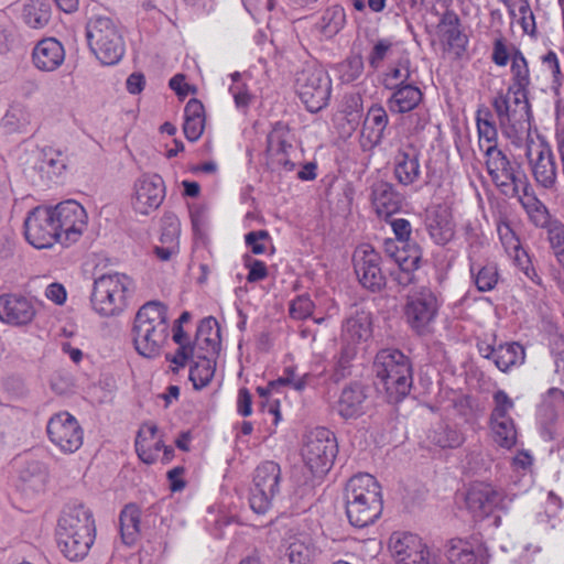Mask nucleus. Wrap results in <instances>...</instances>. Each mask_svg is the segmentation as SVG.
Listing matches in <instances>:
<instances>
[{
  "mask_svg": "<svg viewBox=\"0 0 564 564\" xmlns=\"http://www.w3.org/2000/svg\"><path fill=\"white\" fill-rule=\"evenodd\" d=\"M22 19L30 28L42 29L50 22L51 7L44 0H25Z\"/></svg>",
  "mask_w": 564,
  "mask_h": 564,
  "instance_id": "nucleus-42",
  "label": "nucleus"
},
{
  "mask_svg": "<svg viewBox=\"0 0 564 564\" xmlns=\"http://www.w3.org/2000/svg\"><path fill=\"white\" fill-rule=\"evenodd\" d=\"M438 303L435 294L427 289L409 296L405 306V316L411 327L423 333L435 318Z\"/></svg>",
  "mask_w": 564,
  "mask_h": 564,
  "instance_id": "nucleus-19",
  "label": "nucleus"
},
{
  "mask_svg": "<svg viewBox=\"0 0 564 564\" xmlns=\"http://www.w3.org/2000/svg\"><path fill=\"white\" fill-rule=\"evenodd\" d=\"M429 232L437 245H446L454 238L455 226L447 213H438L430 220Z\"/></svg>",
  "mask_w": 564,
  "mask_h": 564,
  "instance_id": "nucleus-44",
  "label": "nucleus"
},
{
  "mask_svg": "<svg viewBox=\"0 0 564 564\" xmlns=\"http://www.w3.org/2000/svg\"><path fill=\"white\" fill-rule=\"evenodd\" d=\"M338 414L348 420L357 419L366 413L368 409V395L366 388L359 383L345 387L337 401Z\"/></svg>",
  "mask_w": 564,
  "mask_h": 564,
  "instance_id": "nucleus-26",
  "label": "nucleus"
},
{
  "mask_svg": "<svg viewBox=\"0 0 564 564\" xmlns=\"http://www.w3.org/2000/svg\"><path fill=\"white\" fill-rule=\"evenodd\" d=\"M364 72V59L361 55L347 57L338 65V73L341 83L349 84L357 80Z\"/></svg>",
  "mask_w": 564,
  "mask_h": 564,
  "instance_id": "nucleus-51",
  "label": "nucleus"
},
{
  "mask_svg": "<svg viewBox=\"0 0 564 564\" xmlns=\"http://www.w3.org/2000/svg\"><path fill=\"white\" fill-rule=\"evenodd\" d=\"M441 39L448 45L449 48L457 52L466 50L468 37L462 31L460 20L457 13L453 10H446L437 25Z\"/></svg>",
  "mask_w": 564,
  "mask_h": 564,
  "instance_id": "nucleus-32",
  "label": "nucleus"
},
{
  "mask_svg": "<svg viewBox=\"0 0 564 564\" xmlns=\"http://www.w3.org/2000/svg\"><path fill=\"white\" fill-rule=\"evenodd\" d=\"M389 550L397 564H430L426 545L416 534L392 533Z\"/></svg>",
  "mask_w": 564,
  "mask_h": 564,
  "instance_id": "nucleus-17",
  "label": "nucleus"
},
{
  "mask_svg": "<svg viewBox=\"0 0 564 564\" xmlns=\"http://www.w3.org/2000/svg\"><path fill=\"white\" fill-rule=\"evenodd\" d=\"M384 252L388 257L392 258L400 267L401 271L405 274L406 282L412 280L411 271L419 268L421 260V250L417 246L399 247L392 239L384 240Z\"/></svg>",
  "mask_w": 564,
  "mask_h": 564,
  "instance_id": "nucleus-30",
  "label": "nucleus"
},
{
  "mask_svg": "<svg viewBox=\"0 0 564 564\" xmlns=\"http://www.w3.org/2000/svg\"><path fill=\"white\" fill-rule=\"evenodd\" d=\"M167 308L159 301L143 304L137 312L131 329L132 341L139 355L156 357L169 337Z\"/></svg>",
  "mask_w": 564,
  "mask_h": 564,
  "instance_id": "nucleus-1",
  "label": "nucleus"
},
{
  "mask_svg": "<svg viewBox=\"0 0 564 564\" xmlns=\"http://www.w3.org/2000/svg\"><path fill=\"white\" fill-rule=\"evenodd\" d=\"M354 268L359 282L366 289L379 291L386 284L380 267V256L370 245H360L354 252Z\"/></svg>",
  "mask_w": 564,
  "mask_h": 564,
  "instance_id": "nucleus-16",
  "label": "nucleus"
},
{
  "mask_svg": "<svg viewBox=\"0 0 564 564\" xmlns=\"http://www.w3.org/2000/svg\"><path fill=\"white\" fill-rule=\"evenodd\" d=\"M50 441L64 453H74L83 444V430L67 412L53 415L46 426Z\"/></svg>",
  "mask_w": 564,
  "mask_h": 564,
  "instance_id": "nucleus-15",
  "label": "nucleus"
},
{
  "mask_svg": "<svg viewBox=\"0 0 564 564\" xmlns=\"http://www.w3.org/2000/svg\"><path fill=\"white\" fill-rule=\"evenodd\" d=\"M547 239L556 259L564 254V225L552 223L547 229Z\"/></svg>",
  "mask_w": 564,
  "mask_h": 564,
  "instance_id": "nucleus-57",
  "label": "nucleus"
},
{
  "mask_svg": "<svg viewBox=\"0 0 564 564\" xmlns=\"http://www.w3.org/2000/svg\"><path fill=\"white\" fill-rule=\"evenodd\" d=\"M376 377L382 383L390 402L401 401L412 387L409 358L398 349L380 350L373 361Z\"/></svg>",
  "mask_w": 564,
  "mask_h": 564,
  "instance_id": "nucleus-4",
  "label": "nucleus"
},
{
  "mask_svg": "<svg viewBox=\"0 0 564 564\" xmlns=\"http://www.w3.org/2000/svg\"><path fill=\"white\" fill-rule=\"evenodd\" d=\"M337 453L336 437L328 429L316 427L305 435L302 457L314 475L326 474L332 468Z\"/></svg>",
  "mask_w": 564,
  "mask_h": 564,
  "instance_id": "nucleus-8",
  "label": "nucleus"
},
{
  "mask_svg": "<svg viewBox=\"0 0 564 564\" xmlns=\"http://www.w3.org/2000/svg\"><path fill=\"white\" fill-rule=\"evenodd\" d=\"M246 267L249 269V273L247 275V281L250 283L261 281L267 278L268 270L265 264L257 259L251 257H246Z\"/></svg>",
  "mask_w": 564,
  "mask_h": 564,
  "instance_id": "nucleus-60",
  "label": "nucleus"
},
{
  "mask_svg": "<svg viewBox=\"0 0 564 564\" xmlns=\"http://www.w3.org/2000/svg\"><path fill=\"white\" fill-rule=\"evenodd\" d=\"M390 90H392V94L387 100V106L393 113L412 111L423 99V93L415 83L402 86L393 85Z\"/></svg>",
  "mask_w": 564,
  "mask_h": 564,
  "instance_id": "nucleus-29",
  "label": "nucleus"
},
{
  "mask_svg": "<svg viewBox=\"0 0 564 564\" xmlns=\"http://www.w3.org/2000/svg\"><path fill=\"white\" fill-rule=\"evenodd\" d=\"M474 281L480 292L492 290L498 282V271L496 265L487 264L476 271L475 267H470Z\"/></svg>",
  "mask_w": 564,
  "mask_h": 564,
  "instance_id": "nucleus-52",
  "label": "nucleus"
},
{
  "mask_svg": "<svg viewBox=\"0 0 564 564\" xmlns=\"http://www.w3.org/2000/svg\"><path fill=\"white\" fill-rule=\"evenodd\" d=\"M525 158L536 184L545 189H553L557 182V165L551 148L527 138Z\"/></svg>",
  "mask_w": 564,
  "mask_h": 564,
  "instance_id": "nucleus-12",
  "label": "nucleus"
},
{
  "mask_svg": "<svg viewBox=\"0 0 564 564\" xmlns=\"http://www.w3.org/2000/svg\"><path fill=\"white\" fill-rule=\"evenodd\" d=\"M181 223L174 214H165L162 218L160 243L180 247Z\"/></svg>",
  "mask_w": 564,
  "mask_h": 564,
  "instance_id": "nucleus-50",
  "label": "nucleus"
},
{
  "mask_svg": "<svg viewBox=\"0 0 564 564\" xmlns=\"http://www.w3.org/2000/svg\"><path fill=\"white\" fill-rule=\"evenodd\" d=\"M295 88L306 109L317 112L328 104L332 82L323 68L307 66L297 73Z\"/></svg>",
  "mask_w": 564,
  "mask_h": 564,
  "instance_id": "nucleus-9",
  "label": "nucleus"
},
{
  "mask_svg": "<svg viewBox=\"0 0 564 564\" xmlns=\"http://www.w3.org/2000/svg\"><path fill=\"white\" fill-rule=\"evenodd\" d=\"M487 357L495 362L499 370L507 371L510 367L523 361L524 350L519 344H507L492 348Z\"/></svg>",
  "mask_w": 564,
  "mask_h": 564,
  "instance_id": "nucleus-41",
  "label": "nucleus"
},
{
  "mask_svg": "<svg viewBox=\"0 0 564 564\" xmlns=\"http://www.w3.org/2000/svg\"><path fill=\"white\" fill-rule=\"evenodd\" d=\"M197 360L191 367L189 380L196 390H200L209 384L215 375L216 362L214 356L197 352Z\"/></svg>",
  "mask_w": 564,
  "mask_h": 564,
  "instance_id": "nucleus-40",
  "label": "nucleus"
},
{
  "mask_svg": "<svg viewBox=\"0 0 564 564\" xmlns=\"http://www.w3.org/2000/svg\"><path fill=\"white\" fill-rule=\"evenodd\" d=\"M132 286L130 278L122 273L102 274L94 282L91 305L101 316H116L127 306V295Z\"/></svg>",
  "mask_w": 564,
  "mask_h": 564,
  "instance_id": "nucleus-6",
  "label": "nucleus"
},
{
  "mask_svg": "<svg viewBox=\"0 0 564 564\" xmlns=\"http://www.w3.org/2000/svg\"><path fill=\"white\" fill-rule=\"evenodd\" d=\"M346 514L351 525L364 528L382 512L380 486L369 474L352 476L345 488Z\"/></svg>",
  "mask_w": 564,
  "mask_h": 564,
  "instance_id": "nucleus-2",
  "label": "nucleus"
},
{
  "mask_svg": "<svg viewBox=\"0 0 564 564\" xmlns=\"http://www.w3.org/2000/svg\"><path fill=\"white\" fill-rule=\"evenodd\" d=\"M288 134V129L280 122L276 123L268 134L267 151L273 160L280 155L286 154V150L292 148L286 139Z\"/></svg>",
  "mask_w": 564,
  "mask_h": 564,
  "instance_id": "nucleus-48",
  "label": "nucleus"
},
{
  "mask_svg": "<svg viewBox=\"0 0 564 564\" xmlns=\"http://www.w3.org/2000/svg\"><path fill=\"white\" fill-rule=\"evenodd\" d=\"M512 85L514 91L528 94V87L531 83L530 72L525 57L520 51H516L511 57Z\"/></svg>",
  "mask_w": 564,
  "mask_h": 564,
  "instance_id": "nucleus-45",
  "label": "nucleus"
},
{
  "mask_svg": "<svg viewBox=\"0 0 564 564\" xmlns=\"http://www.w3.org/2000/svg\"><path fill=\"white\" fill-rule=\"evenodd\" d=\"M485 164L494 184L508 197L519 196L528 176L517 162H511L500 149H485Z\"/></svg>",
  "mask_w": 564,
  "mask_h": 564,
  "instance_id": "nucleus-7",
  "label": "nucleus"
},
{
  "mask_svg": "<svg viewBox=\"0 0 564 564\" xmlns=\"http://www.w3.org/2000/svg\"><path fill=\"white\" fill-rule=\"evenodd\" d=\"M446 557L452 564H486L482 554L476 553L464 540H452L446 550Z\"/></svg>",
  "mask_w": 564,
  "mask_h": 564,
  "instance_id": "nucleus-39",
  "label": "nucleus"
},
{
  "mask_svg": "<svg viewBox=\"0 0 564 564\" xmlns=\"http://www.w3.org/2000/svg\"><path fill=\"white\" fill-rule=\"evenodd\" d=\"M343 336L349 343L365 341L371 336V317L365 311H357L343 326Z\"/></svg>",
  "mask_w": 564,
  "mask_h": 564,
  "instance_id": "nucleus-35",
  "label": "nucleus"
},
{
  "mask_svg": "<svg viewBox=\"0 0 564 564\" xmlns=\"http://www.w3.org/2000/svg\"><path fill=\"white\" fill-rule=\"evenodd\" d=\"M90 50L105 65L118 63L124 53V44L118 23L109 14H94L86 25Z\"/></svg>",
  "mask_w": 564,
  "mask_h": 564,
  "instance_id": "nucleus-5",
  "label": "nucleus"
},
{
  "mask_svg": "<svg viewBox=\"0 0 564 564\" xmlns=\"http://www.w3.org/2000/svg\"><path fill=\"white\" fill-rule=\"evenodd\" d=\"M34 66L42 72H54L65 61V50L59 41L46 37L37 42L32 52Z\"/></svg>",
  "mask_w": 564,
  "mask_h": 564,
  "instance_id": "nucleus-25",
  "label": "nucleus"
},
{
  "mask_svg": "<svg viewBox=\"0 0 564 564\" xmlns=\"http://www.w3.org/2000/svg\"><path fill=\"white\" fill-rule=\"evenodd\" d=\"M48 474L44 464L32 460L20 469V487L24 492L37 494L45 489Z\"/></svg>",
  "mask_w": 564,
  "mask_h": 564,
  "instance_id": "nucleus-33",
  "label": "nucleus"
},
{
  "mask_svg": "<svg viewBox=\"0 0 564 564\" xmlns=\"http://www.w3.org/2000/svg\"><path fill=\"white\" fill-rule=\"evenodd\" d=\"M310 378V373L299 376L294 367H286L280 378L270 382V387L275 388L276 386L283 384L291 386L296 391H302L307 386Z\"/></svg>",
  "mask_w": 564,
  "mask_h": 564,
  "instance_id": "nucleus-53",
  "label": "nucleus"
},
{
  "mask_svg": "<svg viewBox=\"0 0 564 564\" xmlns=\"http://www.w3.org/2000/svg\"><path fill=\"white\" fill-rule=\"evenodd\" d=\"M314 308L312 300L306 295H300L291 302L290 315L295 319L308 317Z\"/></svg>",
  "mask_w": 564,
  "mask_h": 564,
  "instance_id": "nucleus-58",
  "label": "nucleus"
},
{
  "mask_svg": "<svg viewBox=\"0 0 564 564\" xmlns=\"http://www.w3.org/2000/svg\"><path fill=\"white\" fill-rule=\"evenodd\" d=\"M392 48V42L387 39H381L376 42L368 55L369 66L377 70L382 66L383 61L388 57Z\"/></svg>",
  "mask_w": 564,
  "mask_h": 564,
  "instance_id": "nucleus-54",
  "label": "nucleus"
},
{
  "mask_svg": "<svg viewBox=\"0 0 564 564\" xmlns=\"http://www.w3.org/2000/svg\"><path fill=\"white\" fill-rule=\"evenodd\" d=\"M56 533H76L79 538L96 535L91 511L84 505L68 506L58 520Z\"/></svg>",
  "mask_w": 564,
  "mask_h": 564,
  "instance_id": "nucleus-21",
  "label": "nucleus"
},
{
  "mask_svg": "<svg viewBox=\"0 0 564 564\" xmlns=\"http://www.w3.org/2000/svg\"><path fill=\"white\" fill-rule=\"evenodd\" d=\"M269 238L267 230L250 231L245 236L246 245L251 249L254 254H262L265 252V246L262 242Z\"/></svg>",
  "mask_w": 564,
  "mask_h": 564,
  "instance_id": "nucleus-61",
  "label": "nucleus"
},
{
  "mask_svg": "<svg viewBox=\"0 0 564 564\" xmlns=\"http://www.w3.org/2000/svg\"><path fill=\"white\" fill-rule=\"evenodd\" d=\"M466 506L475 518H486L499 507L502 495L489 484H474L466 494Z\"/></svg>",
  "mask_w": 564,
  "mask_h": 564,
  "instance_id": "nucleus-22",
  "label": "nucleus"
},
{
  "mask_svg": "<svg viewBox=\"0 0 564 564\" xmlns=\"http://www.w3.org/2000/svg\"><path fill=\"white\" fill-rule=\"evenodd\" d=\"M429 441L440 448H457L464 442V434L445 422L436 423L427 434Z\"/></svg>",
  "mask_w": 564,
  "mask_h": 564,
  "instance_id": "nucleus-36",
  "label": "nucleus"
},
{
  "mask_svg": "<svg viewBox=\"0 0 564 564\" xmlns=\"http://www.w3.org/2000/svg\"><path fill=\"white\" fill-rule=\"evenodd\" d=\"M163 446L160 442H152L149 443L142 440V438H135V449L139 455V457L147 464L154 463L158 457L159 453Z\"/></svg>",
  "mask_w": 564,
  "mask_h": 564,
  "instance_id": "nucleus-56",
  "label": "nucleus"
},
{
  "mask_svg": "<svg viewBox=\"0 0 564 564\" xmlns=\"http://www.w3.org/2000/svg\"><path fill=\"white\" fill-rule=\"evenodd\" d=\"M317 549L307 533L290 534L285 539V564H313Z\"/></svg>",
  "mask_w": 564,
  "mask_h": 564,
  "instance_id": "nucleus-28",
  "label": "nucleus"
},
{
  "mask_svg": "<svg viewBox=\"0 0 564 564\" xmlns=\"http://www.w3.org/2000/svg\"><path fill=\"white\" fill-rule=\"evenodd\" d=\"M191 351H197L210 356H216L220 347L219 327L216 318H204L196 332L194 344Z\"/></svg>",
  "mask_w": 564,
  "mask_h": 564,
  "instance_id": "nucleus-31",
  "label": "nucleus"
},
{
  "mask_svg": "<svg viewBox=\"0 0 564 564\" xmlns=\"http://www.w3.org/2000/svg\"><path fill=\"white\" fill-rule=\"evenodd\" d=\"M205 120L203 119H184L183 130L188 141H196L204 131Z\"/></svg>",
  "mask_w": 564,
  "mask_h": 564,
  "instance_id": "nucleus-63",
  "label": "nucleus"
},
{
  "mask_svg": "<svg viewBox=\"0 0 564 564\" xmlns=\"http://www.w3.org/2000/svg\"><path fill=\"white\" fill-rule=\"evenodd\" d=\"M280 478L281 468L272 460L264 462L256 468L249 499L250 507L256 513L263 514L271 508L279 492Z\"/></svg>",
  "mask_w": 564,
  "mask_h": 564,
  "instance_id": "nucleus-11",
  "label": "nucleus"
},
{
  "mask_svg": "<svg viewBox=\"0 0 564 564\" xmlns=\"http://www.w3.org/2000/svg\"><path fill=\"white\" fill-rule=\"evenodd\" d=\"M420 150L411 142L402 143L393 158V173L401 185L416 183L422 174Z\"/></svg>",
  "mask_w": 564,
  "mask_h": 564,
  "instance_id": "nucleus-20",
  "label": "nucleus"
},
{
  "mask_svg": "<svg viewBox=\"0 0 564 564\" xmlns=\"http://www.w3.org/2000/svg\"><path fill=\"white\" fill-rule=\"evenodd\" d=\"M370 198L379 216L389 217L401 209L403 196L395 191L393 184L377 181L371 185Z\"/></svg>",
  "mask_w": 564,
  "mask_h": 564,
  "instance_id": "nucleus-27",
  "label": "nucleus"
},
{
  "mask_svg": "<svg viewBox=\"0 0 564 564\" xmlns=\"http://www.w3.org/2000/svg\"><path fill=\"white\" fill-rule=\"evenodd\" d=\"M518 12L520 15L519 22L521 24L522 30L524 31V33L533 35L536 30L535 19L530 8V4L527 0L519 1Z\"/></svg>",
  "mask_w": 564,
  "mask_h": 564,
  "instance_id": "nucleus-59",
  "label": "nucleus"
},
{
  "mask_svg": "<svg viewBox=\"0 0 564 564\" xmlns=\"http://www.w3.org/2000/svg\"><path fill=\"white\" fill-rule=\"evenodd\" d=\"M477 131L479 137V148L485 153V149H499L497 145L498 131L492 115L488 108L478 109L476 116Z\"/></svg>",
  "mask_w": 564,
  "mask_h": 564,
  "instance_id": "nucleus-37",
  "label": "nucleus"
},
{
  "mask_svg": "<svg viewBox=\"0 0 564 564\" xmlns=\"http://www.w3.org/2000/svg\"><path fill=\"white\" fill-rule=\"evenodd\" d=\"M59 243L68 246L76 242L87 228V213L76 200H65L52 208Z\"/></svg>",
  "mask_w": 564,
  "mask_h": 564,
  "instance_id": "nucleus-13",
  "label": "nucleus"
},
{
  "mask_svg": "<svg viewBox=\"0 0 564 564\" xmlns=\"http://www.w3.org/2000/svg\"><path fill=\"white\" fill-rule=\"evenodd\" d=\"M494 406L489 416V430L494 442L506 449L517 443V427L510 412L514 408L513 400L503 391L497 390L492 395Z\"/></svg>",
  "mask_w": 564,
  "mask_h": 564,
  "instance_id": "nucleus-10",
  "label": "nucleus"
},
{
  "mask_svg": "<svg viewBox=\"0 0 564 564\" xmlns=\"http://www.w3.org/2000/svg\"><path fill=\"white\" fill-rule=\"evenodd\" d=\"M389 117L386 109L381 105H372L365 117L361 129V147L364 149H372L380 144L387 126Z\"/></svg>",
  "mask_w": 564,
  "mask_h": 564,
  "instance_id": "nucleus-24",
  "label": "nucleus"
},
{
  "mask_svg": "<svg viewBox=\"0 0 564 564\" xmlns=\"http://www.w3.org/2000/svg\"><path fill=\"white\" fill-rule=\"evenodd\" d=\"M54 213L48 207H35L24 220L25 239L35 248H50L59 242Z\"/></svg>",
  "mask_w": 564,
  "mask_h": 564,
  "instance_id": "nucleus-14",
  "label": "nucleus"
},
{
  "mask_svg": "<svg viewBox=\"0 0 564 564\" xmlns=\"http://www.w3.org/2000/svg\"><path fill=\"white\" fill-rule=\"evenodd\" d=\"M492 107L503 135L513 144H519L524 134L530 138L531 109L528 94L508 88L506 93H499L494 98Z\"/></svg>",
  "mask_w": 564,
  "mask_h": 564,
  "instance_id": "nucleus-3",
  "label": "nucleus"
},
{
  "mask_svg": "<svg viewBox=\"0 0 564 564\" xmlns=\"http://www.w3.org/2000/svg\"><path fill=\"white\" fill-rule=\"evenodd\" d=\"M413 73L410 59L408 57L400 58L387 73L383 82L384 88L391 89L393 85L402 86L414 83Z\"/></svg>",
  "mask_w": 564,
  "mask_h": 564,
  "instance_id": "nucleus-47",
  "label": "nucleus"
},
{
  "mask_svg": "<svg viewBox=\"0 0 564 564\" xmlns=\"http://www.w3.org/2000/svg\"><path fill=\"white\" fill-rule=\"evenodd\" d=\"M391 228L401 245L410 246L409 239L412 232L411 224L404 218H395L390 221Z\"/></svg>",
  "mask_w": 564,
  "mask_h": 564,
  "instance_id": "nucleus-62",
  "label": "nucleus"
},
{
  "mask_svg": "<svg viewBox=\"0 0 564 564\" xmlns=\"http://www.w3.org/2000/svg\"><path fill=\"white\" fill-rule=\"evenodd\" d=\"M66 169V158L62 151L45 148L41 151L40 170L53 175H59Z\"/></svg>",
  "mask_w": 564,
  "mask_h": 564,
  "instance_id": "nucleus-49",
  "label": "nucleus"
},
{
  "mask_svg": "<svg viewBox=\"0 0 564 564\" xmlns=\"http://www.w3.org/2000/svg\"><path fill=\"white\" fill-rule=\"evenodd\" d=\"M56 538L61 552L70 561L84 558L95 541L91 536H86L84 540L76 533H56Z\"/></svg>",
  "mask_w": 564,
  "mask_h": 564,
  "instance_id": "nucleus-34",
  "label": "nucleus"
},
{
  "mask_svg": "<svg viewBox=\"0 0 564 564\" xmlns=\"http://www.w3.org/2000/svg\"><path fill=\"white\" fill-rule=\"evenodd\" d=\"M516 197L536 225L543 226L546 224L549 216L546 208L534 195L529 180L527 181V186L521 187L520 195Z\"/></svg>",
  "mask_w": 564,
  "mask_h": 564,
  "instance_id": "nucleus-43",
  "label": "nucleus"
},
{
  "mask_svg": "<svg viewBox=\"0 0 564 564\" xmlns=\"http://www.w3.org/2000/svg\"><path fill=\"white\" fill-rule=\"evenodd\" d=\"M35 308L24 296L6 294L0 296V319L7 324L22 326L31 323Z\"/></svg>",
  "mask_w": 564,
  "mask_h": 564,
  "instance_id": "nucleus-23",
  "label": "nucleus"
},
{
  "mask_svg": "<svg viewBox=\"0 0 564 564\" xmlns=\"http://www.w3.org/2000/svg\"><path fill=\"white\" fill-rule=\"evenodd\" d=\"M498 234L506 251L511 254L514 252V258L519 260L520 243L514 232L510 228L508 223H500L498 225Z\"/></svg>",
  "mask_w": 564,
  "mask_h": 564,
  "instance_id": "nucleus-55",
  "label": "nucleus"
},
{
  "mask_svg": "<svg viewBox=\"0 0 564 564\" xmlns=\"http://www.w3.org/2000/svg\"><path fill=\"white\" fill-rule=\"evenodd\" d=\"M229 91L231 93L237 107L245 108L249 106L251 97L246 84H232Z\"/></svg>",
  "mask_w": 564,
  "mask_h": 564,
  "instance_id": "nucleus-64",
  "label": "nucleus"
},
{
  "mask_svg": "<svg viewBox=\"0 0 564 564\" xmlns=\"http://www.w3.org/2000/svg\"><path fill=\"white\" fill-rule=\"evenodd\" d=\"M345 23V12L339 6L327 8L318 22V29L326 37L337 34Z\"/></svg>",
  "mask_w": 564,
  "mask_h": 564,
  "instance_id": "nucleus-46",
  "label": "nucleus"
},
{
  "mask_svg": "<svg viewBox=\"0 0 564 564\" xmlns=\"http://www.w3.org/2000/svg\"><path fill=\"white\" fill-rule=\"evenodd\" d=\"M164 196L165 187L162 177L156 174L144 175L134 184L132 207L141 215H149L160 207Z\"/></svg>",
  "mask_w": 564,
  "mask_h": 564,
  "instance_id": "nucleus-18",
  "label": "nucleus"
},
{
  "mask_svg": "<svg viewBox=\"0 0 564 564\" xmlns=\"http://www.w3.org/2000/svg\"><path fill=\"white\" fill-rule=\"evenodd\" d=\"M141 511L135 505H128L120 513V532L124 544L132 545L140 534Z\"/></svg>",
  "mask_w": 564,
  "mask_h": 564,
  "instance_id": "nucleus-38",
  "label": "nucleus"
}]
</instances>
